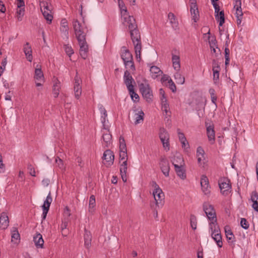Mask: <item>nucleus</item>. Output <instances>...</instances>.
<instances>
[{"mask_svg": "<svg viewBox=\"0 0 258 258\" xmlns=\"http://www.w3.org/2000/svg\"><path fill=\"white\" fill-rule=\"evenodd\" d=\"M23 51L28 61L31 62L33 60L31 46L29 42H26L23 46Z\"/></svg>", "mask_w": 258, "mask_h": 258, "instance_id": "obj_24", "label": "nucleus"}, {"mask_svg": "<svg viewBox=\"0 0 258 258\" xmlns=\"http://www.w3.org/2000/svg\"><path fill=\"white\" fill-rule=\"evenodd\" d=\"M172 67L175 71L180 70V58L178 55L172 54Z\"/></svg>", "mask_w": 258, "mask_h": 258, "instance_id": "obj_27", "label": "nucleus"}, {"mask_svg": "<svg viewBox=\"0 0 258 258\" xmlns=\"http://www.w3.org/2000/svg\"><path fill=\"white\" fill-rule=\"evenodd\" d=\"M60 30L64 36L68 38L69 26L68 25V22L65 19H62L61 21Z\"/></svg>", "mask_w": 258, "mask_h": 258, "instance_id": "obj_30", "label": "nucleus"}, {"mask_svg": "<svg viewBox=\"0 0 258 258\" xmlns=\"http://www.w3.org/2000/svg\"><path fill=\"white\" fill-rule=\"evenodd\" d=\"M212 70L220 71V64L219 62L215 60H214L212 62Z\"/></svg>", "mask_w": 258, "mask_h": 258, "instance_id": "obj_54", "label": "nucleus"}, {"mask_svg": "<svg viewBox=\"0 0 258 258\" xmlns=\"http://www.w3.org/2000/svg\"><path fill=\"white\" fill-rule=\"evenodd\" d=\"M81 83L82 81L81 79L77 74L75 78L74 87L75 96L77 99H79L82 94V87L81 86Z\"/></svg>", "mask_w": 258, "mask_h": 258, "instance_id": "obj_18", "label": "nucleus"}, {"mask_svg": "<svg viewBox=\"0 0 258 258\" xmlns=\"http://www.w3.org/2000/svg\"><path fill=\"white\" fill-rule=\"evenodd\" d=\"M12 233V241L15 242V240H18L20 239V234L18 231L16 227H13L11 230Z\"/></svg>", "mask_w": 258, "mask_h": 258, "instance_id": "obj_42", "label": "nucleus"}, {"mask_svg": "<svg viewBox=\"0 0 258 258\" xmlns=\"http://www.w3.org/2000/svg\"><path fill=\"white\" fill-rule=\"evenodd\" d=\"M5 171V165L3 163L2 157H0V173H4Z\"/></svg>", "mask_w": 258, "mask_h": 258, "instance_id": "obj_63", "label": "nucleus"}, {"mask_svg": "<svg viewBox=\"0 0 258 258\" xmlns=\"http://www.w3.org/2000/svg\"><path fill=\"white\" fill-rule=\"evenodd\" d=\"M220 71H213V80L215 83H216V82L219 80Z\"/></svg>", "mask_w": 258, "mask_h": 258, "instance_id": "obj_59", "label": "nucleus"}, {"mask_svg": "<svg viewBox=\"0 0 258 258\" xmlns=\"http://www.w3.org/2000/svg\"><path fill=\"white\" fill-rule=\"evenodd\" d=\"M52 95L54 98H57L61 89V83L57 78L54 77L52 80Z\"/></svg>", "mask_w": 258, "mask_h": 258, "instance_id": "obj_21", "label": "nucleus"}, {"mask_svg": "<svg viewBox=\"0 0 258 258\" xmlns=\"http://www.w3.org/2000/svg\"><path fill=\"white\" fill-rule=\"evenodd\" d=\"M96 201L94 195H91L89 199L88 211L91 214H93L95 211Z\"/></svg>", "mask_w": 258, "mask_h": 258, "instance_id": "obj_35", "label": "nucleus"}, {"mask_svg": "<svg viewBox=\"0 0 258 258\" xmlns=\"http://www.w3.org/2000/svg\"><path fill=\"white\" fill-rule=\"evenodd\" d=\"M121 56L124 62H128L129 60H133L132 55L128 50H125L122 52Z\"/></svg>", "mask_w": 258, "mask_h": 258, "instance_id": "obj_40", "label": "nucleus"}, {"mask_svg": "<svg viewBox=\"0 0 258 258\" xmlns=\"http://www.w3.org/2000/svg\"><path fill=\"white\" fill-rule=\"evenodd\" d=\"M225 234H226L227 238L228 240H232V239L234 237V235H233L232 231H231V230H230V229L227 230V229H225Z\"/></svg>", "mask_w": 258, "mask_h": 258, "instance_id": "obj_56", "label": "nucleus"}, {"mask_svg": "<svg viewBox=\"0 0 258 258\" xmlns=\"http://www.w3.org/2000/svg\"><path fill=\"white\" fill-rule=\"evenodd\" d=\"M120 172L122 180L126 182L127 180L126 173L127 169V157L124 159L120 158Z\"/></svg>", "mask_w": 258, "mask_h": 258, "instance_id": "obj_14", "label": "nucleus"}, {"mask_svg": "<svg viewBox=\"0 0 258 258\" xmlns=\"http://www.w3.org/2000/svg\"><path fill=\"white\" fill-rule=\"evenodd\" d=\"M209 232L212 238L216 242L219 247H222L223 242L222 241V236L221 231L218 223L209 226Z\"/></svg>", "mask_w": 258, "mask_h": 258, "instance_id": "obj_5", "label": "nucleus"}, {"mask_svg": "<svg viewBox=\"0 0 258 258\" xmlns=\"http://www.w3.org/2000/svg\"><path fill=\"white\" fill-rule=\"evenodd\" d=\"M150 68V75L151 77L154 80H158L162 76L163 73L162 71L158 67L155 66H151V64H148Z\"/></svg>", "mask_w": 258, "mask_h": 258, "instance_id": "obj_15", "label": "nucleus"}, {"mask_svg": "<svg viewBox=\"0 0 258 258\" xmlns=\"http://www.w3.org/2000/svg\"><path fill=\"white\" fill-rule=\"evenodd\" d=\"M209 92L211 95V100L212 103H213L215 105H216V101L217 97L215 95V91L213 88H210L209 90Z\"/></svg>", "mask_w": 258, "mask_h": 258, "instance_id": "obj_46", "label": "nucleus"}, {"mask_svg": "<svg viewBox=\"0 0 258 258\" xmlns=\"http://www.w3.org/2000/svg\"><path fill=\"white\" fill-rule=\"evenodd\" d=\"M197 158L198 164L204 166L206 162L205 151L201 147H198L197 149Z\"/></svg>", "mask_w": 258, "mask_h": 258, "instance_id": "obj_20", "label": "nucleus"}, {"mask_svg": "<svg viewBox=\"0 0 258 258\" xmlns=\"http://www.w3.org/2000/svg\"><path fill=\"white\" fill-rule=\"evenodd\" d=\"M73 26L77 40L86 38L84 24L80 23L77 20H74L73 21Z\"/></svg>", "mask_w": 258, "mask_h": 258, "instance_id": "obj_6", "label": "nucleus"}, {"mask_svg": "<svg viewBox=\"0 0 258 258\" xmlns=\"http://www.w3.org/2000/svg\"><path fill=\"white\" fill-rule=\"evenodd\" d=\"M212 4L215 9V14L219 13L220 7L219 5L216 3H213Z\"/></svg>", "mask_w": 258, "mask_h": 258, "instance_id": "obj_62", "label": "nucleus"}, {"mask_svg": "<svg viewBox=\"0 0 258 258\" xmlns=\"http://www.w3.org/2000/svg\"><path fill=\"white\" fill-rule=\"evenodd\" d=\"M52 201V199L51 196L50 192H49L42 206L43 209V213L42 214V220H44L46 218Z\"/></svg>", "mask_w": 258, "mask_h": 258, "instance_id": "obj_16", "label": "nucleus"}, {"mask_svg": "<svg viewBox=\"0 0 258 258\" xmlns=\"http://www.w3.org/2000/svg\"><path fill=\"white\" fill-rule=\"evenodd\" d=\"M36 246L37 248H42L44 244V240L42 236L40 234H36L33 238Z\"/></svg>", "mask_w": 258, "mask_h": 258, "instance_id": "obj_33", "label": "nucleus"}, {"mask_svg": "<svg viewBox=\"0 0 258 258\" xmlns=\"http://www.w3.org/2000/svg\"><path fill=\"white\" fill-rule=\"evenodd\" d=\"M203 207L209 221V226L217 224V217L213 206L208 202H205Z\"/></svg>", "mask_w": 258, "mask_h": 258, "instance_id": "obj_3", "label": "nucleus"}, {"mask_svg": "<svg viewBox=\"0 0 258 258\" xmlns=\"http://www.w3.org/2000/svg\"><path fill=\"white\" fill-rule=\"evenodd\" d=\"M85 245L88 248L91 244V237L88 233H86L84 235Z\"/></svg>", "mask_w": 258, "mask_h": 258, "instance_id": "obj_49", "label": "nucleus"}, {"mask_svg": "<svg viewBox=\"0 0 258 258\" xmlns=\"http://www.w3.org/2000/svg\"><path fill=\"white\" fill-rule=\"evenodd\" d=\"M241 5V0H235L234 9L236 10L235 16L236 17V23L238 26L241 25L243 16Z\"/></svg>", "mask_w": 258, "mask_h": 258, "instance_id": "obj_13", "label": "nucleus"}, {"mask_svg": "<svg viewBox=\"0 0 258 258\" xmlns=\"http://www.w3.org/2000/svg\"><path fill=\"white\" fill-rule=\"evenodd\" d=\"M160 93L162 95L161 97V105L162 106H164V105H167L168 104L167 102V100L164 94V91L162 89H161L160 90Z\"/></svg>", "mask_w": 258, "mask_h": 258, "instance_id": "obj_50", "label": "nucleus"}, {"mask_svg": "<svg viewBox=\"0 0 258 258\" xmlns=\"http://www.w3.org/2000/svg\"><path fill=\"white\" fill-rule=\"evenodd\" d=\"M168 18L172 28L174 30H177L178 29V22L175 15L172 13H169L168 15Z\"/></svg>", "mask_w": 258, "mask_h": 258, "instance_id": "obj_32", "label": "nucleus"}, {"mask_svg": "<svg viewBox=\"0 0 258 258\" xmlns=\"http://www.w3.org/2000/svg\"><path fill=\"white\" fill-rule=\"evenodd\" d=\"M167 86L169 87L170 89L171 90L172 92H174L176 91V86L172 80H170V82L168 84H167Z\"/></svg>", "mask_w": 258, "mask_h": 258, "instance_id": "obj_57", "label": "nucleus"}, {"mask_svg": "<svg viewBox=\"0 0 258 258\" xmlns=\"http://www.w3.org/2000/svg\"><path fill=\"white\" fill-rule=\"evenodd\" d=\"M12 93L10 91L6 93L5 96V99L7 101L11 100Z\"/></svg>", "mask_w": 258, "mask_h": 258, "instance_id": "obj_61", "label": "nucleus"}, {"mask_svg": "<svg viewBox=\"0 0 258 258\" xmlns=\"http://www.w3.org/2000/svg\"><path fill=\"white\" fill-rule=\"evenodd\" d=\"M55 164L56 166L58 167L61 170L64 169L65 166L62 160L59 158L58 157H57L55 158Z\"/></svg>", "mask_w": 258, "mask_h": 258, "instance_id": "obj_44", "label": "nucleus"}, {"mask_svg": "<svg viewBox=\"0 0 258 258\" xmlns=\"http://www.w3.org/2000/svg\"><path fill=\"white\" fill-rule=\"evenodd\" d=\"M162 109L163 111L165 113V115L167 116H169L170 114V111L169 108V104L167 105H164V106H162Z\"/></svg>", "mask_w": 258, "mask_h": 258, "instance_id": "obj_55", "label": "nucleus"}, {"mask_svg": "<svg viewBox=\"0 0 258 258\" xmlns=\"http://www.w3.org/2000/svg\"><path fill=\"white\" fill-rule=\"evenodd\" d=\"M132 99L134 101H138L139 100V95L135 92L134 87L127 89Z\"/></svg>", "mask_w": 258, "mask_h": 258, "instance_id": "obj_43", "label": "nucleus"}, {"mask_svg": "<svg viewBox=\"0 0 258 258\" xmlns=\"http://www.w3.org/2000/svg\"><path fill=\"white\" fill-rule=\"evenodd\" d=\"M133 118L134 123L137 125L142 123L144 118V113L140 108H134L132 110Z\"/></svg>", "mask_w": 258, "mask_h": 258, "instance_id": "obj_11", "label": "nucleus"}, {"mask_svg": "<svg viewBox=\"0 0 258 258\" xmlns=\"http://www.w3.org/2000/svg\"><path fill=\"white\" fill-rule=\"evenodd\" d=\"M127 157L126 144L124 139L122 137L119 138V158L124 159Z\"/></svg>", "mask_w": 258, "mask_h": 258, "instance_id": "obj_22", "label": "nucleus"}, {"mask_svg": "<svg viewBox=\"0 0 258 258\" xmlns=\"http://www.w3.org/2000/svg\"><path fill=\"white\" fill-rule=\"evenodd\" d=\"M124 65L125 66V67L127 69H130L131 70H135V67L134 65L133 60H129L128 62L126 61V62H124Z\"/></svg>", "mask_w": 258, "mask_h": 258, "instance_id": "obj_52", "label": "nucleus"}, {"mask_svg": "<svg viewBox=\"0 0 258 258\" xmlns=\"http://www.w3.org/2000/svg\"><path fill=\"white\" fill-rule=\"evenodd\" d=\"M6 11V7L5 6V5L3 3V2H2V1H0V11L2 12V13H5Z\"/></svg>", "mask_w": 258, "mask_h": 258, "instance_id": "obj_64", "label": "nucleus"}, {"mask_svg": "<svg viewBox=\"0 0 258 258\" xmlns=\"http://www.w3.org/2000/svg\"><path fill=\"white\" fill-rule=\"evenodd\" d=\"M40 7L45 19L49 24L51 23L53 18L51 14L52 7L49 0H40Z\"/></svg>", "mask_w": 258, "mask_h": 258, "instance_id": "obj_4", "label": "nucleus"}, {"mask_svg": "<svg viewBox=\"0 0 258 258\" xmlns=\"http://www.w3.org/2000/svg\"><path fill=\"white\" fill-rule=\"evenodd\" d=\"M179 161L177 162L179 164L175 163V161H173V165L174 166L175 170L178 177L181 179H185L186 178V174L184 170L182 168V166L183 164V159L180 156L178 157Z\"/></svg>", "mask_w": 258, "mask_h": 258, "instance_id": "obj_9", "label": "nucleus"}, {"mask_svg": "<svg viewBox=\"0 0 258 258\" xmlns=\"http://www.w3.org/2000/svg\"><path fill=\"white\" fill-rule=\"evenodd\" d=\"M103 140V145L105 147H109L111 145L112 141V136L109 133H103L102 136Z\"/></svg>", "mask_w": 258, "mask_h": 258, "instance_id": "obj_34", "label": "nucleus"}, {"mask_svg": "<svg viewBox=\"0 0 258 258\" xmlns=\"http://www.w3.org/2000/svg\"><path fill=\"white\" fill-rule=\"evenodd\" d=\"M180 142L181 144L182 149H183L186 152H188L189 151V146L186 139L180 141Z\"/></svg>", "mask_w": 258, "mask_h": 258, "instance_id": "obj_51", "label": "nucleus"}, {"mask_svg": "<svg viewBox=\"0 0 258 258\" xmlns=\"http://www.w3.org/2000/svg\"><path fill=\"white\" fill-rule=\"evenodd\" d=\"M123 80L127 89L132 88V87H134L133 84L135 83V81L128 71H125L123 76Z\"/></svg>", "mask_w": 258, "mask_h": 258, "instance_id": "obj_23", "label": "nucleus"}, {"mask_svg": "<svg viewBox=\"0 0 258 258\" xmlns=\"http://www.w3.org/2000/svg\"><path fill=\"white\" fill-rule=\"evenodd\" d=\"M219 185L221 192L224 195H227L231 192V185L229 180L227 178H222L219 181Z\"/></svg>", "mask_w": 258, "mask_h": 258, "instance_id": "obj_12", "label": "nucleus"}, {"mask_svg": "<svg viewBox=\"0 0 258 258\" xmlns=\"http://www.w3.org/2000/svg\"><path fill=\"white\" fill-rule=\"evenodd\" d=\"M103 160L108 163V165H111L114 160V155L110 150H106L103 154Z\"/></svg>", "mask_w": 258, "mask_h": 258, "instance_id": "obj_29", "label": "nucleus"}, {"mask_svg": "<svg viewBox=\"0 0 258 258\" xmlns=\"http://www.w3.org/2000/svg\"><path fill=\"white\" fill-rule=\"evenodd\" d=\"M34 78L36 81L42 82V83L44 82V75L41 71V66L39 64H37L36 67Z\"/></svg>", "mask_w": 258, "mask_h": 258, "instance_id": "obj_25", "label": "nucleus"}, {"mask_svg": "<svg viewBox=\"0 0 258 258\" xmlns=\"http://www.w3.org/2000/svg\"><path fill=\"white\" fill-rule=\"evenodd\" d=\"M240 224L241 227L245 229H247L249 227V224L245 218H241Z\"/></svg>", "mask_w": 258, "mask_h": 258, "instance_id": "obj_53", "label": "nucleus"}, {"mask_svg": "<svg viewBox=\"0 0 258 258\" xmlns=\"http://www.w3.org/2000/svg\"><path fill=\"white\" fill-rule=\"evenodd\" d=\"M215 18L219 23V26H222L225 22L224 13L221 11L219 13L215 14Z\"/></svg>", "mask_w": 258, "mask_h": 258, "instance_id": "obj_39", "label": "nucleus"}, {"mask_svg": "<svg viewBox=\"0 0 258 258\" xmlns=\"http://www.w3.org/2000/svg\"><path fill=\"white\" fill-rule=\"evenodd\" d=\"M68 225V223L66 221H64L62 223L61 226V228L62 230V234L64 236H67V232H66V229H67V227Z\"/></svg>", "mask_w": 258, "mask_h": 258, "instance_id": "obj_58", "label": "nucleus"}, {"mask_svg": "<svg viewBox=\"0 0 258 258\" xmlns=\"http://www.w3.org/2000/svg\"><path fill=\"white\" fill-rule=\"evenodd\" d=\"M152 186L154 187L153 191V196L154 197V202L151 204V207L155 210L157 208L162 207L164 205V194L159 186L156 183L153 182Z\"/></svg>", "mask_w": 258, "mask_h": 258, "instance_id": "obj_2", "label": "nucleus"}, {"mask_svg": "<svg viewBox=\"0 0 258 258\" xmlns=\"http://www.w3.org/2000/svg\"><path fill=\"white\" fill-rule=\"evenodd\" d=\"M160 168L163 174L165 176H168L170 170L168 161L166 159H162L160 162Z\"/></svg>", "mask_w": 258, "mask_h": 258, "instance_id": "obj_26", "label": "nucleus"}, {"mask_svg": "<svg viewBox=\"0 0 258 258\" xmlns=\"http://www.w3.org/2000/svg\"><path fill=\"white\" fill-rule=\"evenodd\" d=\"M64 49L66 53L70 57L74 53V50L72 47L68 44H65L63 46Z\"/></svg>", "mask_w": 258, "mask_h": 258, "instance_id": "obj_48", "label": "nucleus"}, {"mask_svg": "<svg viewBox=\"0 0 258 258\" xmlns=\"http://www.w3.org/2000/svg\"><path fill=\"white\" fill-rule=\"evenodd\" d=\"M15 4L17 6L16 17L18 21H21L25 14V3L23 0H16Z\"/></svg>", "mask_w": 258, "mask_h": 258, "instance_id": "obj_10", "label": "nucleus"}, {"mask_svg": "<svg viewBox=\"0 0 258 258\" xmlns=\"http://www.w3.org/2000/svg\"><path fill=\"white\" fill-rule=\"evenodd\" d=\"M177 134L178 136V138L179 141L186 140V138L183 133L180 132V130L178 129L177 130Z\"/></svg>", "mask_w": 258, "mask_h": 258, "instance_id": "obj_60", "label": "nucleus"}, {"mask_svg": "<svg viewBox=\"0 0 258 258\" xmlns=\"http://www.w3.org/2000/svg\"><path fill=\"white\" fill-rule=\"evenodd\" d=\"M99 110L101 114V120L104 123L105 121L106 118L107 116L106 110L102 105H99Z\"/></svg>", "mask_w": 258, "mask_h": 258, "instance_id": "obj_41", "label": "nucleus"}, {"mask_svg": "<svg viewBox=\"0 0 258 258\" xmlns=\"http://www.w3.org/2000/svg\"><path fill=\"white\" fill-rule=\"evenodd\" d=\"M159 138L164 149L167 151L169 150V135L165 128H161L160 129Z\"/></svg>", "mask_w": 258, "mask_h": 258, "instance_id": "obj_7", "label": "nucleus"}, {"mask_svg": "<svg viewBox=\"0 0 258 258\" xmlns=\"http://www.w3.org/2000/svg\"><path fill=\"white\" fill-rule=\"evenodd\" d=\"M180 71H175L176 72L174 74V78L177 84L182 85L184 83L185 78L182 75Z\"/></svg>", "mask_w": 258, "mask_h": 258, "instance_id": "obj_36", "label": "nucleus"}, {"mask_svg": "<svg viewBox=\"0 0 258 258\" xmlns=\"http://www.w3.org/2000/svg\"><path fill=\"white\" fill-rule=\"evenodd\" d=\"M78 41L80 47V55L83 59H85L87 56V52L88 50V47L86 41V38L78 39Z\"/></svg>", "mask_w": 258, "mask_h": 258, "instance_id": "obj_17", "label": "nucleus"}, {"mask_svg": "<svg viewBox=\"0 0 258 258\" xmlns=\"http://www.w3.org/2000/svg\"><path fill=\"white\" fill-rule=\"evenodd\" d=\"M251 200L253 204L252 207L258 212V194L256 192H252L251 195Z\"/></svg>", "mask_w": 258, "mask_h": 258, "instance_id": "obj_37", "label": "nucleus"}, {"mask_svg": "<svg viewBox=\"0 0 258 258\" xmlns=\"http://www.w3.org/2000/svg\"><path fill=\"white\" fill-rule=\"evenodd\" d=\"M9 221L7 214L3 212L0 216V227L3 229H6L9 226Z\"/></svg>", "mask_w": 258, "mask_h": 258, "instance_id": "obj_28", "label": "nucleus"}, {"mask_svg": "<svg viewBox=\"0 0 258 258\" xmlns=\"http://www.w3.org/2000/svg\"><path fill=\"white\" fill-rule=\"evenodd\" d=\"M139 87L143 96L146 98L147 101H149L151 100L152 94L148 82L145 80L144 83H141L139 85Z\"/></svg>", "mask_w": 258, "mask_h": 258, "instance_id": "obj_8", "label": "nucleus"}, {"mask_svg": "<svg viewBox=\"0 0 258 258\" xmlns=\"http://www.w3.org/2000/svg\"><path fill=\"white\" fill-rule=\"evenodd\" d=\"M207 134L208 139L211 144L215 142V131L213 125H209L207 126Z\"/></svg>", "mask_w": 258, "mask_h": 258, "instance_id": "obj_31", "label": "nucleus"}, {"mask_svg": "<svg viewBox=\"0 0 258 258\" xmlns=\"http://www.w3.org/2000/svg\"><path fill=\"white\" fill-rule=\"evenodd\" d=\"M160 81L161 82L165 85H167L170 82V80H172L169 76L167 75H162V76L160 77Z\"/></svg>", "mask_w": 258, "mask_h": 258, "instance_id": "obj_45", "label": "nucleus"}, {"mask_svg": "<svg viewBox=\"0 0 258 258\" xmlns=\"http://www.w3.org/2000/svg\"><path fill=\"white\" fill-rule=\"evenodd\" d=\"M190 226L192 229L196 230L197 229V220L195 216L191 215L190 218Z\"/></svg>", "mask_w": 258, "mask_h": 258, "instance_id": "obj_47", "label": "nucleus"}, {"mask_svg": "<svg viewBox=\"0 0 258 258\" xmlns=\"http://www.w3.org/2000/svg\"><path fill=\"white\" fill-rule=\"evenodd\" d=\"M118 3L120 10L122 23L124 26L128 27L130 30L136 58L138 61H140L141 58L142 43L139 30L137 29V26L135 19L133 16L128 15L126 8L122 0H118Z\"/></svg>", "mask_w": 258, "mask_h": 258, "instance_id": "obj_1", "label": "nucleus"}, {"mask_svg": "<svg viewBox=\"0 0 258 258\" xmlns=\"http://www.w3.org/2000/svg\"><path fill=\"white\" fill-rule=\"evenodd\" d=\"M190 14L192 19L195 22H197L199 19V12L198 7H190Z\"/></svg>", "mask_w": 258, "mask_h": 258, "instance_id": "obj_38", "label": "nucleus"}, {"mask_svg": "<svg viewBox=\"0 0 258 258\" xmlns=\"http://www.w3.org/2000/svg\"><path fill=\"white\" fill-rule=\"evenodd\" d=\"M202 190L205 195H209L210 193V187L209 184V180L205 175H202L201 179Z\"/></svg>", "mask_w": 258, "mask_h": 258, "instance_id": "obj_19", "label": "nucleus"}]
</instances>
